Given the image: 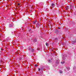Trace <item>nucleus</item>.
Wrapping results in <instances>:
<instances>
[{
    "mask_svg": "<svg viewBox=\"0 0 76 76\" xmlns=\"http://www.w3.org/2000/svg\"><path fill=\"white\" fill-rule=\"evenodd\" d=\"M0 36H1V35H0Z\"/></svg>",
    "mask_w": 76,
    "mask_h": 76,
    "instance_id": "obj_20",
    "label": "nucleus"
},
{
    "mask_svg": "<svg viewBox=\"0 0 76 76\" xmlns=\"http://www.w3.org/2000/svg\"><path fill=\"white\" fill-rule=\"evenodd\" d=\"M72 43L74 44L75 42V41H73L72 42Z\"/></svg>",
    "mask_w": 76,
    "mask_h": 76,
    "instance_id": "obj_9",
    "label": "nucleus"
},
{
    "mask_svg": "<svg viewBox=\"0 0 76 76\" xmlns=\"http://www.w3.org/2000/svg\"><path fill=\"white\" fill-rule=\"evenodd\" d=\"M56 39H57V38H56L55 39V40H56Z\"/></svg>",
    "mask_w": 76,
    "mask_h": 76,
    "instance_id": "obj_18",
    "label": "nucleus"
},
{
    "mask_svg": "<svg viewBox=\"0 0 76 76\" xmlns=\"http://www.w3.org/2000/svg\"><path fill=\"white\" fill-rule=\"evenodd\" d=\"M59 72L60 73H63V71H60Z\"/></svg>",
    "mask_w": 76,
    "mask_h": 76,
    "instance_id": "obj_8",
    "label": "nucleus"
},
{
    "mask_svg": "<svg viewBox=\"0 0 76 76\" xmlns=\"http://www.w3.org/2000/svg\"><path fill=\"white\" fill-rule=\"evenodd\" d=\"M46 46H48V44L47 43H46Z\"/></svg>",
    "mask_w": 76,
    "mask_h": 76,
    "instance_id": "obj_11",
    "label": "nucleus"
},
{
    "mask_svg": "<svg viewBox=\"0 0 76 76\" xmlns=\"http://www.w3.org/2000/svg\"><path fill=\"white\" fill-rule=\"evenodd\" d=\"M49 63H51V61L50 60H49Z\"/></svg>",
    "mask_w": 76,
    "mask_h": 76,
    "instance_id": "obj_13",
    "label": "nucleus"
},
{
    "mask_svg": "<svg viewBox=\"0 0 76 76\" xmlns=\"http://www.w3.org/2000/svg\"><path fill=\"white\" fill-rule=\"evenodd\" d=\"M35 66H38V65L37 64L35 65Z\"/></svg>",
    "mask_w": 76,
    "mask_h": 76,
    "instance_id": "obj_15",
    "label": "nucleus"
},
{
    "mask_svg": "<svg viewBox=\"0 0 76 76\" xmlns=\"http://www.w3.org/2000/svg\"><path fill=\"white\" fill-rule=\"evenodd\" d=\"M1 62H2V61L1 60Z\"/></svg>",
    "mask_w": 76,
    "mask_h": 76,
    "instance_id": "obj_19",
    "label": "nucleus"
},
{
    "mask_svg": "<svg viewBox=\"0 0 76 76\" xmlns=\"http://www.w3.org/2000/svg\"><path fill=\"white\" fill-rule=\"evenodd\" d=\"M33 42H37V39H35L33 40Z\"/></svg>",
    "mask_w": 76,
    "mask_h": 76,
    "instance_id": "obj_3",
    "label": "nucleus"
},
{
    "mask_svg": "<svg viewBox=\"0 0 76 76\" xmlns=\"http://www.w3.org/2000/svg\"><path fill=\"white\" fill-rule=\"evenodd\" d=\"M59 63V61H58V60L57 61V62H56V63Z\"/></svg>",
    "mask_w": 76,
    "mask_h": 76,
    "instance_id": "obj_7",
    "label": "nucleus"
},
{
    "mask_svg": "<svg viewBox=\"0 0 76 76\" xmlns=\"http://www.w3.org/2000/svg\"><path fill=\"white\" fill-rule=\"evenodd\" d=\"M28 50H29V51H31V52L34 51V49H32L31 47H29L28 48Z\"/></svg>",
    "mask_w": 76,
    "mask_h": 76,
    "instance_id": "obj_1",
    "label": "nucleus"
},
{
    "mask_svg": "<svg viewBox=\"0 0 76 76\" xmlns=\"http://www.w3.org/2000/svg\"><path fill=\"white\" fill-rule=\"evenodd\" d=\"M61 63L62 64H63V63H64V61L61 62Z\"/></svg>",
    "mask_w": 76,
    "mask_h": 76,
    "instance_id": "obj_10",
    "label": "nucleus"
},
{
    "mask_svg": "<svg viewBox=\"0 0 76 76\" xmlns=\"http://www.w3.org/2000/svg\"><path fill=\"white\" fill-rule=\"evenodd\" d=\"M18 6H19V5H20V4H18Z\"/></svg>",
    "mask_w": 76,
    "mask_h": 76,
    "instance_id": "obj_16",
    "label": "nucleus"
},
{
    "mask_svg": "<svg viewBox=\"0 0 76 76\" xmlns=\"http://www.w3.org/2000/svg\"><path fill=\"white\" fill-rule=\"evenodd\" d=\"M52 7H55V4H51Z\"/></svg>",
    "mask_w": 76,
    "mask_h": 76,
    "instance_id": "obj_2",
    "label": "nucleus"
},
{
    "mask_svg": "<svg viewBox=\"0 0 76 76\" xmlns=\"http://www.w3.org/2000/svg\"><path fill=\"white\" fill-rule=\"evenodd\" d=\"M37 21H34L33 22V24H35V23H36V22H37Z\"/></svg>",
    "mask_w": 76,
    "mask_h": 76,
    "instance_id": "obj_5",
    "label": "nucleus"
},
{
    "mask_svg": "<svg viewBox=\"0 0 76 76\" xmlns=\"http://www.w3.org/2000/svg\"><path fill=\"white\" fill-rule=\"evenodd\" d=\"M38 71H39H39H40V68H39Z\"/></svg>",
    "mask_w": 76,
    "mask_h": 76,
    "instance_id": "obj_14",
    "label": "nucleus"
},
{
    "mask_svg": "<svg viewBox=\"0 0 76 76\" xmlns=\"http://www.w3.org/2000/svg\"><path fill=\"white\" fill-rule=\"evenodd\" d=\"M13 26V25L12 24H10L9 26V27L10 28H11V27H12Z\"/></svg>",
    "mask_w": 76,
    "mask_h": 76,
    "instance_id": "obj_4",
    "label": "nucleus"
},
{
    "mask_svg": "<svg viewBox=\"0 0 76 76\" xmlns=\"http://www.w3.org/2000/svg\"><path fill=\"white\" fill-rule=\"evenodd\" d=\"M67 69L68 70H70V68L68 67V68H67Z\"/></svg>",
    "mask_w": 76,
    "mask_h": 76,
    "instance_id": "obj_12",
    "label": "nucleus"
},
{
    "mask_svg": "<svg viewBox=\"0 0 76 76\" xmlns=\"http://www.w3.org/2000/svg\"><path fill=\"white\" fill-rule=\"evenodd\" d=\"M65 57L62 58L63 60H65Z\"/></svg>",
    "mask_w": 76,
    "mask_h": 76,
    "instance_id": "obj_6",
    "label": "nucleus"
},
{
    "mask_svg": "<svg viewBox=\"0 0 76 76\" xmlns=\"http://www.w3.org/2000/svg\"><path fill=\"white\" fill-rule=\"evenodd\" d=\"M58 29H60V28L59 27V28H58Z\"/></svg>",
    "mask_w": 76,
    "mask_h": 76,
    "instance_id": "obj_17",
    "label": "nucleus"
}]
</instances>
